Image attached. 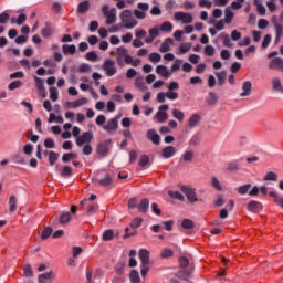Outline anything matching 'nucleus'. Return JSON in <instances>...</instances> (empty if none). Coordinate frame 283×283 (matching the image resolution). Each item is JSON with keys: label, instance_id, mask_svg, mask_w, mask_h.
Segmentation results:
<instances>
[{"label": "nucleus", "instance_id": "4d7b16f0", "mask_svg": "<svg viewBox=\"0 0 283 283\" xmlns=\"http://www.w3.org/2000/svg\"><path fill=\"white\" fill-rule=\"evenodd\" d=\"M99 185L103 187H109V185H112V176L106 175L103 179L99 180Z\"/></svg>", "mask_w": 283, "mask_h": 283}, {"label": "nucleus", "instance_id": "6e6552de", "mask_svg": "<svg viewBox=\"0 0 283 283\" xmlns=\"http://www.w3.org/2000/svg\"><path fill=\"white\" fill-rule=\"evenodd\" d=\"M175 21H181L185 25H189V23H193V15L191 13H186L182 11H178L174 14Z\"/></svg>", "mask_w": 283, "mask_h": 283}, {"label": "nucleus", "instance_id": "a18cd8bd", "mask_svg": "<svg viewBox=\"0 0 283 283\" xmlns=\"http://www.w3.org/2000/svg\"><path fill=\"white\" fill-rule=\"evenodd\" d=\"M52 34H54V30H52L51 27H46L41 30V35L43 36V39H50Z\"/></svg>", "mask_w": 283, "mask_h": 283}, {"label": "nucleus", "instance_id": "5701e85b", "mask_svg": "<svg viewBox=\"0 0 283 283\" xmlns=\"http://www.w3.org/2000/svg\"><path fill=\"white\" fill-rule=\"evenodd\" d=\"M251 82L250 81H245L242 84V93H240V96L243 98L244 96H251Z\"/></svg>", "mask_w": 283, "mask_h": 283}, {"label": "nucleus", "instance_id": "bb28decb", "mask_svg": "<svg viewBox=\"0 0 283 283\" xmlns=\"http://www.w3.org/2000/svg\"><path fill=\"white\" fill-rule=\"evenodd\" d=\"M135 87H137V90H140L142 92H145V90H147V86H145V77L143 76H137L135 80Z\"/></svg>", "mask_w": 283, "mask_h": 283}, {"label": "nucleus", "instance_id": "79ce46f5", "mask_svg": "<svg viewBox=\"0 0 283 283\" xmlns=\"http://www.w3.org/2000/svg\"><path fill=\"white\" fill-rule=\"evenodd\" d=\"M150 63H160V61H163V56L160 55V53H150L148 56Z\"/></svg>", "mask_w": 283, "mask_h": 283}, {"label": "nucleus", "instance_id": "39448f33", "mask_svg": "<svg viewBox=\"0 0 283 283\" xmlns=\"http://www.w3.org/2000/svg\"><path fill=\"white\" fill-rule=\"evenodd\" d=\"M94 140V134L92 132H85L82 135L75 138V143L77 147H83V145H90Z\"/></svg>", "mask_w": 283, "mask_h": 283}, {"label": "nucleus", "instance_id": "c756f323", "mask_svg": "<svg viewBox=\"0 0 283 283\" xmlns=\"http://www.w3.org/2000/svg\"><path fill=\"white\" fill-rule=\"evenodd\" d=\"M219 39H222L224 48H233V42H231V38H229V34L221 33L219 35Z\"/></svg>", "mask_w": 283, "mask_h": 283}, {"label": "nucleus", "instance_id": "13d9d810", "mask_svg": "<svg viewBox=\"0 0 283 283\" xmlns=\"http://www.w3.org/2000/svg\"><path fill=\"white\" fill-rule=\"evenodd\" d=\"M190 147H196L200 145V136L199 135H193L190 140H189Z\"/></svg>", "mask_w": 283, "mask_h": 283}, {"label": "nucleus", "instance_id": "8fccbe9b", "mask_svg": "<svg viewBox=\"0 0 283 283\" xmlns=\"http://www.w3.org/2000/svg\"><path fill=\"white\" fill-rule=\"evenodd\" d=\"M189 50H191V43H189V42L182 43L179 46V54H187V52H189Z\"/></svg>", "mask_w": 283, "mask_h": 283}, {"label": "nucleus", "instance_id": "0eeeda50", "mask_svg": "<svg viewBox=\"0 0 283 283\" xmlns=\"http://www.w3.org/2000/svg\"><path fill=\"white\" fill-rule=\"evenodd\" d=\"M120 116H115L107 120L105 125H103L104 132H107V134H114L118 129V120Z\"/></svg>", "mask_w": 283, "mask_h": 283}, {"label": "nucleus", "instance_id": "4c0bfd02", "mask_svg": "<svg viewBox=\"0 0 283 283\" xmlns=\"http://www.w3.org/2000/svg\"><path fill=\"white\" fill-rule=\"evenodd\" d=\"M168 196L170 198H172L174 200H180V202L185 201V196L182 193H180L179 191L171 190L168 192Z\"/></svg>", "mask_w": 283, "mask_h": 283}, {"label": "nucleus", "instance_id": "4468645a", "mask_svg": "<svg viewBox=\"0 0 283 283\" xmlns=\"http://www.w3.org/2000/svg\"><path fill=\"white\" fill-rule=\"evenodd\" d=\"M176 151H177L176 147H174V146H166L161 150V156H163V158H165V160H168V158H174V156H176Z\"/></svg>", "mask_w": 283, "mask_h": 283}, {"label": "nucleus", "instance_id": "774afa93", "mask_svg": "<svg viewBox=\"0 0 283 283\" xmlns=\"http://www.w3.org/2000/svg\"><path fill=\"white\" fill-rule=\"evenodd\" d=\"M71 174H72V168H70L69 166H64L61 171V176H63V178H67L70 177Z\"/></svg>", "mask_w": 283, "mask_h": 283}, {"label": "nucleus", "instance_id": "603ef678", "mask_svg": "<svg viewBox=\"0 0 283 283\" xmlns=\"http://www.w3.org/2000/svg\"><path fill=\"white\" fill-rule=\"evenodd\" d=\"M182 159L185 163H191V160H193V151L191 150H186L184 154H182Z\"/></svg>", "mask_w": 283, "mask_h": 283}, {"label": "nucleus", "instance_id": "2f4dec72", "mask_svg": "<svg viewBox=\"0 0 283 283\" xmlns=\"http://www.w3.org/2000/svg\"><path fill=\"white\" fill-rule=\"evenodd\" d=\"M254 4L256 6L258 13L264 17L266 14V8L262 4V0H254Z\"/></svg>", "mask_w": 283, "mask_h": 283}, {"label": "nucleus", "instance_id": "a19ab883", "mask_svg": "<svg viewBox=\"0 0 283 283\" xmlns=\"http://www.w3.org/2000/svg\"><path fill=\"white\" fill-rule=\"evenodd\" d=\"M74 158H78L76 153H66L62 156V163H70V160H74Z\"/></svg>", "mask_w": 283, "mask_h": 283}, {"label": "nucleus", "instance_id": "e433bc0d", "mask_svg": "<svg viewBox=\"0 0 283 283\" xmlns=\"http://www.w3.org/2000/svg\"><path fill=\"white\" fill-rule=\"evenodd\" d=\"M218 85H224V82L227 81V71H221L216 73Z\"/></svg>", "mask_w": 283, "mask_h": 283}, {"label": "nucleus", "instance_id": "f03ea898", "mask_svg": "<svg viewBox=\"0 0 283 283\" xmlns=\"http://www.w3.org/2000/svg\"><path fill=\"white\" fill-rule=\"evenodd\" d=\"M102 14L105 17L106 21L105 23L107 25H114V22L116 21V8L109 9V4H104L102 7Z\"/></svg>", "mask_w": 283, "mask_h": 283}, {"label": "nucleus", "instance_id": "7c9ffc66", "mask_svg": "<svg viewBox=\"0 0 283 283\" xmlns=\"http://www.w3.org/2000/svg\"><path fill=\"white\" fill-rule=\"evenodd\" d=\"M35 86L40 94H45V86L43 85V80L39 76H34Z\"/></svg>", "mask_w": 283, "mask_h": 283}, {"label": "nucleus", "instance_id": "b1692460", "mask_svg": "<svg viewBox=\"0 0 283 283\" xmlns=\"http://www.w3.org/2000/svg\"><path fill=\"white\" fill-rule=\"evenodd\" d=\"M202 120V117L198 114H192L188 119L189 127H198V124Z\"/></svg>", "mask_w": 283, "mask_h": 283}, {"label": "nucleus", "instance_id": "f257e3e1", "mask_svg": "<svg viewBox=\"0 0 283 283\" xmlns=\"http://www.w3.org/2000/svg\"><path fill=\"white\" fill-rule=\"evenodd\" d=\"M119 19L125 30H134L138 25V20L134 17L133 10H123L119 14Z\"/></svg>", "mask_w": 283, "mask_h": 283}, {"label": "nucleus", "instance_id": "473e14b6", "mask_svg": "<svg viewBox=\"0 0 283 283\" xmlns=\"http://www.w3.org/2000/svg\"><path fill=\"white\" fill-rule=\"evenodd\" d=\"M272 86L274 92H281V93L283 92L282 81H280L279 77H274L272 80Z\"/></svg>", "mask_w": 283, "mask_h": 283}, {"label": "nucleus", "instance_id": "f8f14e48", "mask_svg": "<svg viewBox=\"0 0 283 283\" xmlns=\"http://www.w3.org/2000/svg\"><path fill=\"white\" fill-rule=\"evenodd\" d=\"M248 211L251 213H260L262 211V203L256 200H251L247 206Z\"/></svg>", "mask_w": 283, "mask_h": 283}, {"label": "nucleus", "instance_id": "20e7f679", "mask_svg": "<svg viewBox=\"0 0 283 283\" xmlns=\"http://www.w3.org/2000/svg\"><path fill=\"white\" fill-rule=\"evenodd\" d=\"M138 9H135L133 11V14L136 19L143 20L147 18V11L149 10V3H145V2H139L137 4Z\"/></svg>", "mask_w": 283, "mask_h": 283}, {"label": "nucleus", "instance_id": "f3484780", "mask_svg": "<svg viewBox=\"0 0 283 283\" xmlns=\"http://www.w3.org/2000/svg\"><path fill=\"white\" fill-rule=\"evenodd\" d=\"M147 138L148 140H151L154 145H160V135H158L155 129H149L147 132Z\"/></svg>", "mask_w": 283, "mask_h": 283}, {"label": "nucleus", "instance_id": "09e8293b", "mask_svg": "<svg viewBox=\"0 0 283 283\" xmlns=\"http://www.w3.org/2000/svg\"><path fill=\"white\" fill-rule=\"evenodd\" d=\"M114 239V230H105L103 233L104 242H109V240Z\"/></svg>", "mask_w": 283, "mask_h": 283}, {"label": "nucleus", "instance_id": "a211bd4d", "mask_svg": "<svg viewBox=\"0 0 283 283\" xmlns=\"http://www.w3.org/2000/svg\"><path fill=\"white\" fill-rule=\"evenodd\" d=\"M149 36L145 39V43H154V39L158 38L160 32L158 31V28H151L148 30Z\"/></svg>", "mask_w": 283, "mask_h": 283}, {"label": "nucleus", "instance_id": "0e129e2a", "mask_svg": "<svg viewBox=\"0 0 283 283\" xmlns=\"http://www.w3.org/2000/svg\"><path fill=\"white\" fill-rule=\"evenodd\" d=\"M182 229H193V221L190 219H184L181 222Z\"/></svg>", "mask_w": 283, "mask_h": 283}, {"label": "nucleus", "instance_id": "c85d7f7f", "mask_svg": "<svg viewBox=\"0 0 283 283\" xmlns=\"http://www.w3.org/2000/svg\"><path fill=\"white\" fill-rule=\"evenodd\" d=\"M233 17H234V13H233V11H231V8L230 7L226 8L223 22L229 25V23H231V21H233Z\"/></svg>", "mask_w": 283, "mask_h": 283}, {"label": "nucleus", "instance_id": "cd10ccee", "mask_svg": "<svg viewBox=\"0 0 283 283\" xmlns=\"http://www.w3.org/2000/svg\"><path fill=\"white\" fill-rule=\"evenodd\" d=\"M63 54H76V45L74 44H63L62 45Z\"/></svg>", "mask_w": 283, "mask_h": 283}, {"label": "nucleus", "instance_id": "7ed1b4c3", "mask_svg": "<svg viewBox=\"0 0 283 283\" xmlns=\"http://www.w3.org/2000/svg\"><path fill=\"white\" fill-rule=\"evenodd\" d=\"M116 54H117V57H116L117 63H123V61H125L127 65H129L133 61L132 55H129V51H127L125 46L117 48Z\"/></svg>", "mask_w": 283, "mask_h": 283}, {"label": "nucleus", "instance_id": "ddd939ff", "mask_svg": "<svg viewBox=\"0 0 283 283\" xmlns=\"http://www.w3.org/2000/svg\"><path fill=\"white\" fill-rule=\"evenodd\" d=\"M270 70H279L280 72H283V59L282 57H274L269 63Z\"/></svg>", "mask_w": 283, "mask_h": 283}, {"label": "nucleus", "instance_id": "49530a36", "mask_svg": "<svg viewBox=\"0 0 283 283\" xmlns=\"http://www.w3.org/2000/svg\"><path fill=\"white\" fill-rule=\"evenodd\" d=\"M239 169H240L239 160L228 163L227 171H238Z\"/></svg>", "mask_w": 283, "mask_h": 283}, {"label": "nucleus", "instance_id": "bf43d9fd", "mask_svg": "<svg viewBox=\"0 0 283 283\" xmlns=\"http://www.w3.org/2000/svg\"><path fill=\"white\" fill-rule=\"evenodd\" d=\"M263 180L265 181H269V180H272V181H277V174L273 172V171H270L265 175V177L263 178Z\"/></svg>", "mask_w": 283, "mask_h": 283}, {"label": "nucleus", "instance_id": "6ab92c4d", "mask_svg": "<svg viewBox=\"0 0 283 283\" xmlns=\"http://www.w3.org/2000/svg\"><path fill=\"white\" fill-rule=\"evenodd\" d=\"M52 280H54V273L52 272H46L38 276L39 283H52Z\"/></svg>", "mask_w": 283, "mask_h": 283}, {"label": "nucleus", "instance_id": "aec40b11", "mask_svg": "<svg viewBox=\"0 0 283 283\" xmlns=\"http://www.w3.org/2000/svg\"><path fill=\"white\" fill-rule=\"evenodd\" d=\"M171 45H174V39L167 38L160 45L159 52L165 53L171 50Z\"/></svg>", "mask_w": 283, "mask_h": 283}, {"label": "nucleus", "instance_id": "338daca9", "mask_svg": "<svg viewBox=\"0 0 283 283\" xmlns=\"http://www.w3.org/2000/svg\"><path fill=\"white\" fill-rule=\"evenodd\" d=\"M216 103H218V96L216 95V93L210 92L208 97V104L216 105Z\"/></svg>", "mask_w": 283, "mask_h": 283}, {"label": "nucleus", "instance_id": "f704fd0d", "mask_svg": "<svg viewBox=\"0 0 283 283\" xmlns=\"http://www.w3.org/2000/svg\"><path fill=\"white\" fill-rule=\"evenodd\" d=\"M172 118H176L179 123H182L185 120V113L180 109H172Z\"/></svg>", "mask_w": 283, "mask_h": 283}, {"label": "nucleus", "instance_id": "864d4df0", "mask_svg": "<svg viewBox=\"0 0 283 283\" xmlns=\"http://www.w3.org/2000/svg\"><path fill=\"white\" fill-rule=\"evenodd\" d=\"M77 70L81 74H87L92 72V66H90V64L84 63V64H81Z\"/></svg>", "mask_w": 283, "mask_h": 283}, {"label": "nucleus", "instance_id": "2eb2a0df", "mask_svg": "<svg viewBox=\"0 0 283 283\" xmlns=\"http://www.w3.org/2000/svg\"><path fill=\"white\" fill-rule=\"evenodd\" d=\"M156 74H158V76H161V78H169V76H171V71H169L167 66L161 64V65H157Z\"/></svg>", "mask_w": 283, "mask_h": 283}, {"label": "nucleus", "instance_id": "ea45409f", "mask_svg": "<svg viewBox=\"0 0 283 283\" xmlns=\"http://www.w3.org/2000/svg\"><path fill=\"white\" fill-rule=\"evenodd\" d=\"M19 87H23V82H21L20 80L12 81L8 85V90H10V92H12L14 90H19Z\"/></svg>", "mask_w": 283, "mask_h": 283}, {"label": "nucleus", "instance_id": "9d476101", "mask_svg": "<svg viewBox=\"0 0 283 283\" xmlns=\"http://www.w3.org/2000/svg\"><path fill=\"white\" fill-rule=\"evenodd\" d=\"M167 109H169V105L164 104L158 107V112L155 115V118L158 120V123H165L167 118H169V115H167Z\"/></svg>", "mask_w": 283, "mask_h": 283}, {"label": "nucleus", "instance_id": "37998d69", "mask_svg": "<svg viewBox=\"0 0 283 283\" xmlns=\"http://www.w3.org/2000/svg\"><path fill=\"white\" fill-rule=\"evenodd\" d=\"M160 32H171V30H174V24H171V22L166 21L164 23H161L160 25Z\"/></svg>", "mask_w": 283, "mask_h": 283}, {"label": "nucleus", "instance_id": "de8ad7c7", "mask_svg": "<svg viewBox=\"0 0 283 283\" xmlns=\"http://www.w3.org/2000/svg\"><path fill=\"white\" fill-rule=\"evenodd\" d=\"M203 53L206 56H213V54H216V48H213V45H206L203 49Z\"/></svg>", "mask_w": 283, "mask_h": 283}, {"label": "nucleus", "instance_id": "e2e57ef3", "mask_svg": "<svg viewBox=\"0 0 283 283\" xmlns=\"http://www.w3.org/2000/svg\"><path fill=\"white\" fill-rule=\"evenodd\" d=\"M212 6H213V2L209 0H199V8H207V10H210Z\"/></svg>", "mask_w": 283, "mask_h": 283}, {"label": "nucleus", "instance_id": "9b49d317", "mask_svg": "<svg viewBox=\"0 0 283 283\" xmlns=\"http://www.w3.org/2000/svg\"><path fill=\"white\" fill-rule=\"evenodd\" d=\"M88 102L87 97H82L74 102H66L65 107H67V109H76L78 107H83V105H87Z\"/></svg>", "mask_w": 283, "mask_h": 283}, {"label": "nucleus", "instance_id": "5fc2aeb1", "mask_svg": "<svg viewBox=\"0 0 283 283\" xmlns=\"http://www.w3.org/2000/svg\"><path fill=\"white\" fill-rule=\"evenodd\" d=\"M249 189H251V184H245L238 188V193H240V196H244L245 193H249Z\"/></svg>", "mask_w": 283, "mask_h": 283}, {"label": "nucleus", "instance_id": "c03bdc74", "mask_svg": "<svg viewBox=\"0 0 283 283\" xmlns=\"http://www.w3.org/2000/svg\"><path fill=\"white\" fill-rule=\"evenodd\" d=\"M72 220V214L70 212H64L60 216V223L67 224Z\"/></svg>", "mask_w": 283, "mask_h": 283}, {"label": "nucleus", "instance_id": "69168bd1", "mask_svg": "<svg viewBox=\"0 0 283 283\" xmlns=\"http://www.w3.org/2000/svg\"><path fill=\"white\" fill-rule=\"evenodd\" d=\"M8 21H10V13L8 11L0 13V23L6 24Z\"/></svg>", "mask_w": 283, "mask_h": 283}, {"label": "nucleus", "instance_id": "052dcab7", "mask_svg": "<svg viewBox=\"0 0 283 283\" xmlns=\"http://www.w3.org/2000/svg\"><path fill=\"white\" fill-rule=\"evenodd\" d=\"M107 151V144H99L97 146V153L101 154V156H106Z\"/></svg>", "mask_w": 283, "mask_h": 283}, {"label": "nucleus", "instance_id": "58836bf2", "mask_svg": "<svg viewBox=\"0 0 283 283\" xmlns=\"http://www.w3.org/2000/svg\"><path fill=\"white\" fill-rule=\"evenodd\" d=\"M9 211H10V213H14V211H17V197L15 196H11L9 198Z\"/></svg>", "mask_w": 283, "mask_h": 283}, {"label": "nucleus", "instance_id": "3c124183", "mask_svg": "<svg viewBox=\"0 0 283 283\" xmlns=\"http://www.w3.org/2000/svg\"><path fill=\"white\" fill-rule=\"evenodd\" d=\"M56 160H59V154L51 150L49 153V163H50L51 167L54 166Z\"/></svg>", "mask_w": 283, "mask_h": 283}, {"label": "nucleus", "instance_id": "412c9836", "mask_svg": "<svg viewBox=\"0 0 283 283\" xmlns=\"http://www.w3.org/2000/svg\"><path fill=\"white\" fill-rule=\"evenodd\" d=\"M139 213H147L149 210V199L145 198L137 205Z\"/></svg>", "mask_w": 283, "mask_h": 283}, {"label": "nucleus", "instance_id": "a878e982", "mask_svg": "<svg viewBox=\"0 0 283 283\" xmlns=\"http://www.w3.org/2000/svg\"><path fill=\"white\" fill-rule=\"evenodd\" d=\"M90 11V1L85 0L78 3L77 12L78 14H85V12Z\"/></svg>", "mask_w": 283, "mask_h": 283}, {"label": "nucleus", "instance_id": "dca6fc26", "mask_svg": "<svg viewBox=\"0 0 283 283\" xmlns=\"http://www.w3.org/2000/svg\"><path fill=\"white\" fill-rule=\"evenodd\" d=\"M85 205L87 206V208H86L87 213L92 214V213H96V211H98L97 203H90V201L87 199H84L81 201V207H85Z\"/></svg>", "mask_w": 283, "mask_h": 283}, {"label": "nucleus", "instance_id": "680f3d73", "mask_svg": "<svg viewBox=\"0 0 283 283\" xmlns=\"http://www.w3.org/2000/svg\"><path fill=\"white\" fill-rule=\"evenodd\" d=\"M142 224H143V218H140V217L135 218V219L130 222L132 229H138V227H140Z\"/></svg>", "mask_w": 283, "mask_h": 283}, {"label": "nucleus", "instance_id": "423d86ee", "mask_svg": "<svg viewBox=\"0 0 283 283\" xmlns=\"http://www.w3.org/2000/svg\"><path fill=\"white\" fill-rule=\"evenodd\" d=\"M102 67L106 76H114V74L117 72L116 62L111 59L105 60Z\"/></svg>", "mask_w": 283, "mask_h": 283}, {"label": "nucleus", "instance_id": "393cba45", "mask_svg": "<svg viewBox=\"0 0 283 283\" xmlns=\"http://www.w3.org/2000/svg\"><path fill=\"white\" fill-rule=\"evenodd\" d=\"M28 20V15H25V13H21L20 15H18V18H11V23L14 25H23V23H25V21Z\"/></svg>", "mask_w": 283, "mask_h": 283}, {"label": "nucleus", "instance_id": "4be33fe9", "mask_svg": "<svg viewBox=\"0 0 283 283\" xmlns=\"http://www.w3.org/2000/svg\"><path fill=\"white\" fill-rule=\"evenodd\" d=\"M138 255L142 264H149V250L140 249Z\"/></svg>", "mask_w": 283, "mask_h": 283}, {"label": "nucleus", "instance_id": "1a4fd4ad", "mask_svg": "<svg viewBox=\"0 0 283 283\" xmlns=\"http://www.w3.org/2000/svg\"><path fill=\"white\" fill-rule=\"evenodd\" d=\"M180 190L182 193H185L186 198L189 200V202H198V197L196 195V189L187 187V186H181Z\"/></svg>", "mask_w": 283, "mask_h": 283}, {"label": "nucleus", "instance_id": "c9c22d12", "mask_svg": "<svg viewBox=\"0 0 283 283\" xmlns=\"http://www.w3.org/2000/svg\"><path fill=\"white\" fill-rule=\"evenodd\" d=\"M130 283H140V274L136 270H132L129 273Z\"/></svg>", "mask_w": 283, "mask_h": 283}, {"label": "nucleus", "instance_id": "72a5a7b5", "mask_svg": "<svg viewBox=\"0 0 283 283\" xmlns=\"http://www.w3.org/2000/svg\"><path fill=\"white\" fill-rule=\"evenodd\" d=\"M49 94H50V99H51L53 103H56V101H59V90H56V87L51 86V87L49 88Z\"/></svg>", "mask_w": 283, "mask_h": 283}, {"label": "nucleus", "instance_id": "6e6d98bb", "mask_svg": "<svg viewBox=\"0 0 283 283\" xmlns=\"http://www.w3.org/2000/svg\"><path fill=\"white\" fill-rule=\"evenodd\" d=\"M52 228L48 227L44 230H42L41 233V240H48V238H50V235H52Z\"/></svg>", "mask_w": 283, "mask_h": 283}]
</instances>
